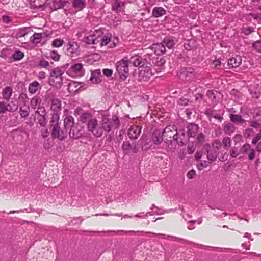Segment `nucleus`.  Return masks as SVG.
Segmentation results:
<instances>
[{
  "mask_svg": "<svg viewBox=\"0 0 261 261\" xmlns=\"http://www.w3.org/2000/svg\"><path fill=\"white\" fill-rule=\"evenodd\" d=\"M121 123L119 117L117 114H113L111 116L103 114L100 121L98 122L95 118L88 124L87 128L93 136L99 138L102 136L105 130L109 133L112 129L118 130Z\"/></svg>",
  "mask_w": 261,
  "mask_h": 261,
  "instance_id": "nucleus-1",
  "label": "nucleus"
},
{
  "mask_svg": "<svg viewBox=\"0 0 261 261\" xmlns=\"http://www.w3.org/2000/svg\"><path fill=\"white\" fill-rule=\"evenodd\" d=\"M64 127L65 129H69V136L72 139H78L84 135V127L79 123H75L72 116H67L65 118Z\"/></svg>",
  "mask_w": 261,
  "mask_h": 261,
  "instance_id": "nucleus-2",
  "label": "nucleus"
},
{
  "mask_svg": "<svg viewBox=\"0 0 261 261\" xmlns=\"http://www.w3.org/2000/svg\"><path fill=\"white\" fill-rule=\"evenodd\" d=\"M164 137L166 139H171L172 138L174 141L176 142V143L182 146L184 145L183 142V138L185 136V133H182L181 134H178L177 130L173 126H168L163 130Z\"/></svg>",
  "mask_w": 261,
  "mask_h": 261,
  "instance_id": "nucleus-3",
  "label": "nucleus"
},
{
  "mask_svg": "<svg viewBox=\"0 0 261 261\" xmlns=\"http://www.w3.org/2000/svg\"><path fill=\"white\" fill-rule=\"evenodd\" d=\"M64 73V70L62 67H56L52 69L50 72L48 82L50 85L61 86L62 84V75Z\"/></svg>",
  "mask_w": 261,
  "mask_h": 261,
  "instance_id": "nucleus-4",
  "label": "nucleus"
},
{
  "mask_svg": "<svg viewBox=\"0 0 261 261\" xmlns=\"http://www.w3.org/2000/svg\"><path fill=\"white\" fill-rule=\"evenodd\" d=\"M128 64L127 58H124L116 63V72L121 79L125 80L129 74Z\"/></svg>",
  "mask_w": 261,
  "mask_h": 261,
  "instance_id": "nucleus-5",
  "label": "nucleus"
},
{
  "mask_svg": "<svg viewBox=\"0 0 261 261\" xmlns=\"http://www.w3.org/2000/svg\"><path fill=\"white\" fill-rule=\"evenodd\" d=\"M178 76L182 80L191 82L198 79L199 74L193 68L187 67L181 68L178 73Z\"/></svg>",
  "mask_w": 261,
  "mask_h": 261,
  "instance_id": "nucleus-6",
  "label": "nucleus"
},
{
  "mask_svg": "<svg viewBox=\"0 0 261 261\" xmlns=\"http://www.w3.org/2000/svg\"><path fill=\"white\" fill-rule=\"evenodd\" d=\"M53 127L51 135L53 139H58L60 141L64 140L68 136L67 129H61L58 121L51 122Z\"/></svg>",
  "mask_w": 261,
  "mask_h": 261,
  "instance_id": "nucleus-7",
  "label": "nucleus"
},
{
  "mask_svg": "<svg viewBox=\"0 0 261 261\" xmlns=\"http://www.w3.org/2000/svg\"><path fill=\"white\" fill-rule=\"evenodd\" d=\"M102 32L101 31L97 30L92 33L85 35L82 39V41L87 44H96L100 42L101 39L100 36H101Z\"/></svg>",
  "mask_w": 261,
  "mask_h": 261,
  "instance_id": "nucleus-8",
  "label": "nucleus"
},
{
  "mask_svg": "<svg viewBox=\"0 0 261 261\" xmlns=\"http://www.w3.org/2000/svg\"><path fill=\"white\" fill-rule=\"evenodd\" d=\"M63 49L66 55L71 57H76L80 53L79 46L74 41H69L64 46Z\"/></svg>",
  "mask_w": 261,
  "mask_h": 261,
  "instance_id": "nucleus-9",
  "label": "nucleus"
},
{
  "mask_svg": "<svg viewBox=\"0 0 261 261\" xmlns=\"http://www.w3.org/2000/svg\"><path fill=\"white\" fill-rule=\"evenodd\" d=\"M50 108L54 111L52 115L51 122L58 121L59 119V112L61 110V103L60 100L58 99L54 98L51 100Z\"/></svg>",
  "mask_w": 261,
  "mask_h": 261,
  "instance_id": "nucleus-10",
  "label": "nucleus"
},
{
  "mask_svg": "<svg viewBox=\"0 0 261 261\" xmlns=\"http://www.w3.org/2000/svg\"><path fill=\"white\" fill-rule=\"evenodd\" d=\"M152 75V73L150 67L142 66L140 67L139 73V80L140 81H147Z\"/></svg>",
  "mask_w": 261,
  "mask_h": 261,
  "instance_id": "nucleus-11",
  "label": "nucleus"
},
{
  "mask_svg": "<svg viewBox=\"0 0 261 261\" xmlns=\"http://www.w3.org/2000/svg\"><path fill=\"white\" fill-rule=\"evenodd\" d=\"M67 73L73 76H81L84 74L83 65L81 63H75L71 65Z\"/></svg>",
  "mask_w": 261,
  "mask_h": 261,
  "instance_id": "nucleus-12",
  "label": "nucleus"
},
{
  "mask_svg": "<svg viewBox=\"0 0 261 261\" xmlns=\"http://www.w3.org/2000/svg\"><path fill=\"white\" fill-rule=\"evenodd\" d=\"M163 130L159 129H156L153 131L152 139L155 144L159 145L162 142L163 140Z\"/></svg>",
  "mask_w": 261,
  "mask_h": 261,
  "instance_id": "nucleus-13",
  "label": "nucleus"
},
{
  "mask_svg": "<svg viewBox=\"0 0 261 261\" xmlns=\"http://www.w3.org/2000/svg\"><path fill=\"white\" fill-rule=\"evenodd\" d=\"M141 131V128L137 125L132 126L128 130V135L132 139L138 138Z\"/></svg>",
  "mask_w": 261,
  "mask_h": 261,
  "instance_id": "nucleus-14",
  "label": "nucleus"
},
{
  "mask_svg": "<svg viewBox=\"0 0 261 261\" xmlns=\"http://www.w3.org/2000/svg\"><path fill=\"white\" fill-rule=\"evenodd\" d=\"M150 48L157 55H163L166 51L165 45L163 44V42L153 44Z\"/></svg>",
  "mask_w": 261,
  "mask_h": 261,
  "instance_id": "nucleus-15",
  "label": "nucleus"
},
{
  "mask_svg": "<svg viewBox=\"0 0 261 261\" xmlns=\"http://www.w3.org/2000/svg\"><path fill=\"white\" fill-rule=\"evenodd\" d=\"M126 4L125 1L115 0L112 4V9L117 12H123Z\"/></svg>",
  "mask_w": 261,
  "mask_h": 261,
  "instance_id": "nucleus-16",
  "label": "nucleus"
},
{
  "mask_svg": "<svg viewBox=\"0 0 261 261\" xmlns=\"http://www.w3.org/2000/svg\"><path fill=\"white\" fill-rule=\"evenodd\" d=\"M242 63V58L240 56L233 57L228 60V66L229 68H237Z\"/></svg>",
  "mask_w": 261,
  "mask_h": 261,
  "instance_id": "nucleus-17",
  "label": "nucleus"
},
{
  "mask_svg": "<svg viewBox=\"0 0 261 261\" xmlns=\"http://www.w3.org/2000/svg\"><path fill=\"white\" fill-rule=\"evenodd\" d=\"M164 144L167 151L174 152L176 150V145L171 139L166 138Z\"/></svg>",
  "mask_w": 261,
  "mask_h": 261,
  "instance_id": "nucleus-18",
  "label": "nucleus"
},
{
  "mask_svg": "<svg viewBox=\"0 0 261 261\" xmlns=\"http://www.w3.org/2000/svg\"><path fill=\"white\" fill-rule=\"evenodd\" d=\"M100 70H95L91 72L90 81L93 84H97L101 82Z\"/></svg>",
  "mask_w": 261,
  "mask_h": 261,
  "instance_id": "nucleus-19",
  "label": "nucleus"
},
{
  "mask_svg": "<svg viewBox=\"0 0 261 261\" xmlns=\"http://www.w3.org/2000/svg\"><path fill=\"white\" fill-rule=\"evenodd\" d=\"M86 6L85 0H72V7L77 11H82Z\"/></svg>",
  "mask_w": 261,
  "mask_h": 261,
  "instance_id": "nucleus-20",
  "label": "nucleus"
},
{
  "mask_svg": "<svg viewBox=\"0 0 261 261\" xmlns=\"http://www.w3.org/2000/svg\"><path fill=\"white\" fill-rule=\"evenodd\" d=\"M94 118H95L93 117L92 114L89 112L83 113L80 116V121L82 123H87V126L91 121Z\"/></svg>",
  "mask_w": 261,
  "mask_h": 261,
  "instance_id": "nucleus-21",
  "label": "nucleus"
},
{
  "mask_svg": "<svg viewBox=\"0 0 261 261\" xmlns=\"http://www.w3.org/2000/svg\"><path fill=\"white\" fill-rule=\"evenodd\" d=\"M13 93V89L10 86H7L3 89L2 95L3 98L5 100L8 101L10 100Z\"/></svg>",
  "mask_w": 261,
  "mask_h": 261,
  "instance_id": "nucleus-22",
  "label": "nucleus"
},
{
  "mask_svg": "<svg viewBox=\"0 0 261 261\" xmlns=\"http://www.w3.org/2000/svg\"><path fill=\"white\" fill-rule=\"evenodd\" d=\"M129 63L132 64L134 66H140L141 67V65L143 62V59L141 57L138 55H135L134 56H132L129 61Z\"/></svg>",
  "mask_w": 261,
  "mask_h": 261,
  "instance_id": "nucleus-23",
  "label": "nucleus"
},
{
  "mask_svg": "<svg viewBox=\"0 0 261 261\" xmlns=\"http://www.w3.org/2000/svg\"><path fill=\"white\" fill-rule=\"evenodd\" d=\"M166 63V60L164 58L158 59L154 64V67L157 72H160L164 69V65Z\"/></svg>",
  "mask_w": 261,
  "mask_h": 261,
  "instance_id": "nucleus-24",
  "label": "nucleus"
},
{
  "mask_svg": "<svg viewBox=\"0 0 261 261\" xmlns=\"http://www.w3.org/2000/svg\"><path fill=\"white\" fill-rule=\"evenodd\" d=\"M166 13V10L161 7H155L152 10V16L158 18L165 15Z\"/></svg>",
  "mask_w": 261,
  "mask_h": 261,
  "instance_id": "nucleus-25",
  "label": "nucleus"
},
{
  "mask_svg": "<svg viewBox=\"0 0 261 261\" xmlns=\"http://www.w3.org/2000/svg\"><path fill=\"white\" fill-rule=\"evenodd\" d=\"M207 159L210 163L215 161L219 155L218 152H216L214 150H213L210 147L207 149Z\"/></svg>",
  "mask_w": 261,
  "mask_h": 261,
  "instance_id": "nucleus-26",
  "label": "nucleus"
},
{
  "mask_svg": "<svg viewBox=\"0 0 261 261\" xmlns=\"http://www.w3.org/2000/svg\"><path fill=\"white\" fill-rule=\"evenodd\" d=\"M81 87L80 84L75 81H70L68 85V89L70 92H76Z\"/></svg>",
  "mask_w": 261,
  "mask_h": 261,
  "instance_id": "nucleus-27",
  "label": "nucleus"
},
{
  "mask_svg": "<svg viewBox=\"0 0 261 261\" xmlns=\"http://www.w3.org/2000/svg\"><path fill=\"white\" fill-rule=\"evenodd\" d=\"M229 117L231 121L236 124H242L245 122V120L239 115L231 114Z\"/></svg>",
  "mask_w": 261,
  "mask_h": 261,
  "instance_id": "nucleus-28",
  "label": "nucleus"
},
{
  "mask_svg": "<svg viewBox=\"0 0 261 261\" xmlns=\"http://www.w3.org/2000/svg\"><path fill=\"white\" fill-rule=\"evenodd\" d=\"M198 126L197 124H191L188 125V136L190 137H194L196 136L198 129Z\"/></svg>",
  "mask_w": 261,
  "mask_h": 261,
  "instance_id": "nucleus-29",
  "label": "nucleus"
},
{
  "mask_svg": "<svg viewBox=\"0 0 261 261\" xmlns=\"http://www.w3.org/2000/svg\"><path fill=\"white\" fill-rule=\"evenodd\" d=\"M235 126L233 124L225 122L223 124V130L224 133L228 135H231L234 132Z\"/></svg>",
  "mask_w": 261,
  "mask_h": 261,
  "instance_id": "nucleus-30",
  "label": "nucleus"
},
{
  "mask_svg": "<svg viewBox=\"0 0 261 261\" xmlns=\"http://www.w3.org/2000/svg\"><path fill=\"white\" fill-rule=\"evenodd\" d=\"M213 150H214L218 154L220 153L221 149L222 148V143L219 139H215L212 143V147H210Z\"/></svg>",
  "mask_w": 261,
  "mask_h": 261,
  "instance_id": "nucleus-31",
  "label": "nucleus"
},
{
  "mask_svg": "<svg viewBox=\"0 0 261 261\" xmlns=\"http://www.w3.org/2000/svg\"><path fill=\"white\" fill-rule=\"evenodd\" d=\"M41 87L39 83L37 81H34L31 83L29 86V91L32 93H35Z\"/></svg>",
  "mask_w": 261,
  "mask_h": 261,
  "instance_id": "nucleus-32",
  "label": "nucleus"
},
{
  "mask_svg": "<svg viewBox=\"0 0 261 261\" xmlns=\"http://www.w3.org/2000/svg\"><path fill=\"white\" fill-rule=\"evenodd\" d=\"M43 34L35 33L30 37V41L34 44H37L41 42L43 38Z\"/></svg>",
  "mask_w": 261,
  "mask_h": 261,
  "instance_id": "nucleus-33",
  "label": "nucleus"
},
{
  "mask_svg": "<svg viewBox=\"0 0 261 261\" xmlns=\"http://www.w3.org/2000/svg\"><path fill=\"white\" fill-rule=\"evenodd\" d=\"M7 110L10 112H15L18 109V104L16 101H12L10 103H6Z\"/></svg>",
  "mask_w": 261,
  "mask_h": 261,
  "instance_id": "nucleus-34",
  "label": "nucleus"
},
{
  "mask_svg": "<svg viewBox=\"0 0 261 261\" xmlns=\"http://www.w3.org/2000/svg\"><path fill=\"white\" fill-rule=\"evenodd\" d=\"M163 43L169 49L172 48L175 45V41L172 37L165 38L163 41Z\"/></svg>",
  "mask_w": 261,
  "mask_h": 261,
  "instance_id": "nucleus-35",
  "label": "nucleus"
},
{
  "mask_svg": "<svg viewBox=\"0 0 261 261\" xmlns=\"http://www.w3.org/2000/svg\"><path fill=\"white\" fill-rule=\"evenodd\" d=\"M100 38L101 39V40L100 41V45L102 46L105 45H108L109 43H110V42L111 41V36L109 34H107L104 35L102 38L101 37V36H100Z\"/></svg>",
  "mask_w": 261,
  "mask_h": 261,
  "instance_id": "nucleus-36",
  "label": "nucleus"
},
{
  "mask_svg": "<svg viewBox=\"0 0 261 261\" xmlns=\"http://www.w3.org/2000/svg\"><path fill=\"white\" fill-rule=\"evenodd\" d=\"M29 30L28 28H23L19 29L16 34L17 38H21L25 36L28 34V30Z\"/></svg>",
  "mask_w": 261,
  "mask_h": 261,
  "instance_id": "nucleus-37",
  "label": "nucleus"
},
{
  "mask_svg": "<svg viewBox=\"0 0 261 261\" xmlns=\"http://www.w3.org/2000/svg\"><path fill=\"white\" fill-rule=\"evenodd\" d=\"M131 144L129 141H124L122 144V150L125 154H128L130 152Z\"/></svg>",
  "mask_w": 261,
  "mask_h": 261,
  "instance_id": "nucleus-38",
  "label": "nucleus"
},
{
  "mask_svg": "<svg viewBox=\"0 0 261 261\" xmlns=\"http://www.w3.org/2000/svg\"><path fill=\"white\" fill-rule=\"evenodd\" d=\"M41 99L38 96H34L31 101V106L32 108L35 109L36 107L41 103Z\"/></svg>",
  "mask_w": 261,
  "mask_h": 261,
  "instance_id": "nucleus-39",
  "label": "nucleus"
},
{
  "mask_svg": "<svg viewBox=\"0 0 261 261\" xmlns=\"http://www.w3.org/2000/svg\"><path fill=\"white\" fill-rule=\"evenodd\" d=\"M29 113L30 109L29 107H25L24 108L21 107L20 108L19 113L22 117H27L29 115Z\"/></svg>",
  "mask_w": 261,
  "mask_h": 261,
  "instance_id": "nucleus-40",
  "label": "nucleus"
},
{
  "mask_svg": "<svg viewBox=\"0 0 261 261\" xmlns=\"http://www.w3.org/2000/svg\"><path fill=\"white\" fill-rule=\"evenodd\" d=\"M15 61H19L22 59L24 57V53L20 51H16L12 56Z\"/></svg>",
  "mask_w": 261,
  "mask_h": 261,
  "instance_id": "nucleus-41",
  "label": "nucleus"
},
{
  "mask_svg": "<svg viewBox=\"0 0 261 261\" xmlns=\"http://www.w3.org/2000/svg\"><path fill=\"white\" fill-rule=\"evenodd\" d=\"M222 144L224 148H228L231 145V140L228 137H225L222 140Z\"/></svg>",
  "mask_w": 261,
  "mask_h": 261,
  "instance_id": "nucleus-42",
  "label": "nucleus"
},
{
  "mask_svg": "<svg viewBox=\"0 0 261 261\" xmlns=\"http://www.w3.org/2000/svg\"><path fill=\"white\" fill-rule=\"evenodd\" d=\"M64 41L61 39H56L52 42V46L55 47H60L63 45Z\"/></svg>",
  "mask_w": 261,
  "mask_h": 261,
  "instance_id": "nucleus-43",
  "label": "nucleus"
},
{
  "mask_svg": "<svg viewBox=\"0 0 261 261\" xmlns=\"http://www.w3.org/2000/svg\"><path fill=\"white\" fill-rule=\"evenodd\" d=\"M239 154L240 152L237 147H232L230 150V155L231 158H236Z\"/></svg>",
  "mask_w": 261,
  "mask_h": 261,
  "instance_id": "nucleus-44",
  "label": "nucleus"
},
{
  "mask_svg": "<svg viewBox=\"0 0 261 261\" xmlns=\"http://www.w3.org/2000/svg\"><path fill=\"white\" fill-rule=\"evenodd\" d=\"M252 46L257 51L261 53V40L255 41L253 44Z\"/></svg>",
  "mask_w": 261,
  "mask_h": 261,
  "instance_id": "nucleus-45",
  "label": "nucleus"
},
{
  "mask_svg": "<svg viewBox=\"0 0 261 261\" xmlns=\"http://www.w3.org/2000/svg\"><path fill=\"white\" fill-rule=\"evenodd\" d=\"M39 116H46V111L45 108L43 107H39L36 112Z\"/></svg>",
  "mask_w": 261,
  "mask_h": 261,
  "instance_id": "nucleus-46",
  "label": "nucleus"
},
{
  "mask_svg": "<svg viewBox=\"0 0 261 261\" xmlns=\"http://www.w3.org/2000/svg\"><path fill=\"white\" fill-rule=\"evenodd\" d=\"M38 119V122L41 126H45L47 124L46 116H40Z\"/></svg>",
  "mask_w": 261,
  "mask_h": 261,
  "instance_id": "nucleus-47",
  "label": "nucleus"
},
{
  "mask_svg": "<svg viewBox=\"0 0 261 261\" xmlns=\"http://www.w3.org/2000/svg\"><path fill=\"white\" fill-rule=\"evenodd\" d=\"M118 43V39L117 38H113L111 39L110 43H109L108 46L109 48H114Z\"/></svg>",
  "mask_w": 261,
  "mask_h": 261,
  "instance_id": "nucleus-48",
  "label": "nucleus"
},
{
  "mask_svg": "<svg viewBox=\"0 0 261 261\" xmlns=\"http://www.w3.org/2000/svg\"><path fill=\"white\" fill-rule=\"evenodd\" d=\"M7 112L6 102L4 101H0V114H4Z\"/></svg>",
  "mask_w": 261,
  "mask_h": 261,
  "instance_id": "nucleus-49",
  "label": "nucleus"
},
{
  "mask_svg": "<svg viewBox=\"0 0 261 261\" xmlns=\"http://www.w3.org/2000/svg\"><path fill=\"white\" fill-rule=\"evenodd\" d=\"M39 65L43 68H47L49 66V62L44 58H41L39 62Z\"/></svg>",
  "mask_w": 261,
  "mask_h": 261,
  "instance_id": "nucleus-50",
  "label": "nucleus"
},
{
  "mask_svg": "<svg viewBox=\"0 0 261 261\" xmlns=\"http://www.w3.org/2000/svg\"><path fill=\"white\" fill-rule=\"evenodd\" d=\"M52 146V144L51 141L49 140V139H47L45 140L43 144V148L45 149H48L50 148Z\"/></svg>",
  "mask_w": 261,
  "mask_h": 261,
  "instance_id": "nucleus-51",
  "label": "nucleus"
},
{
  "mask_svg": "<svg viewBox=\"0 0 261 261\" xmlns=\"http://www.w3.org/2000/svg\"><path fill=\"white\" fill-rule=\"evenodd\" d=\"M221 155L219 157V160L222 162H224L227 160L228 155L226 152H221Z\"/></svg>",
  "mask_w": 261,
  "mask_h": 261,
  "instance_id": "nucleus-52",
  "label": "nucleus"
},
{
  "mask_svg": "<svg viewBox=\"0 0 261 261\" xmlns=\"http://www.w3.org/2000/svg\"><path fill=\"white\" fill-rule=\"evenodd\" d=\"M113 73V70L110 69H103V74L107 77H110Z\"/></svg>",
  "mask_w": 261,
  "mask_h": 261,
  "instance_id": "nucleus-53",
  "label": "nucleus"
},
{
  "mask_svg": "<svg viewBox=\"0 0 261 261\" xmlns=\"http://www.w3.org/2000/svg\"><path fill=\"white\" fill-rule=\"evenodd\" d=\"M242 153H246L248 151L251 150V145L249 144H245L242 147Z\"/></svg>",
  "mask_w": 261,
  "mask_h": 261,
  "instance_id": "nucleus-54",
  "label": "nucleus"
},
{
  "mask_svg": "<svg viewBox=\"0 0 261 261\" xmlns=\"http://www.w3.org/2000/svg\"><path fill=\"white\" fill-rule=\"evenodd\" d=\"M2 21L4 23L8 24L12 21V19L7 15H3L2 18Z\"/></svg>",
  "mask_w": 261,
  "mask_h": 261,
  "instance_id": "nucleus-55",
  "label": "nucleus"
},
{
  "mask_svg": "<svg viewBox=\"0 0 261 261\" xmlns=\"http://www.w3.org/2000/svg\"><path fill=\"white\" fill-rule=\"evenodd\" d=\"M206 95L211 99H214L216 98L215 92L213 90H207L206 92Z\"/></svg>",
  "mask_w": 261,
  "mask_h": 261,
  "instance_id": "nucleus-56",
  "label": "nucleus"
},
{
  "mask_svg": "<svg viewBox=\"0 0 261 261\" xmlns=\"http://www.w3.org/2000/svg\"><path fill=\"white\" fill-rule=\"evenodd\" d=\"M51 58L54 61H58L60 58V55L57 54V53L55 51H53L51 52L50 54Z\"/></svg>",
  "mask_w": 261,
  "mask_h": 261,
  "instance_id": "nucleus-57",
  "label": "nucleus"
},
{
  "mask_svg": "<svg viewBox=\"0 0 261 261\" xmlns=\"http://www.w3.org/2000/svg\"><path fill=\"white\" fill-rule=\"evenodd\" d=\"M189 100L186 98H180L178 101V104L181 106H187L188 105Z\"/></svg>",
  "mask_w": 261,
  "mask_h": 261,
  "instance_id": "nucleus-58",
  "label": "nucleus"
},
{
  "mask_svg": "<svg viewBox=\"0 0 261 261\" xmlns=\"http://www.w3.org/2000/svg\"><path fill=\"white\" fill-rule=\"evenodd\" d=\"M196 148L193 145H189L187 147V152L189 154H192L195 150Z\"/></svg>",
  "mask_w": 261,
  "mask_h": 261,
  "instance_id": "nucleus-59",
  "label": "nucleus"
},
{
  "mask_svg": "<svg viewBox=\"0 0 261 261\" xmlns=\"http://www.w3.org/2000/svg\"><path fill=\"white\" fill-rule=\"evenodd\" d=\"M253 31V29L252 27H248L247 28H244L243 33L246 35L250 34Z\"/></svg>",
  "mask_w": 261,
  "mask_h": 261,
  "instance_id": "nucleus-60",
  "label": "nucleus"
},
{
  "mask_svg": "<svg viewBox=\"0 0 261 261\" xmlns=\"http://www.w3.org/2000/svg\"><path fill=\"white\" fill-rule=\"evenodd\" d=\"M195 174V171L194 170H191L188 172L187 176L189 179H192L193 178Z\"/></svg>",
  "mask_w": 261,
  "mask_h": 261,
  "instance_id": "nucleus-61",
  "label": "nucleus"
},
{
  "mask_svg": "<svg viewBox=\"0 0 261 261\" xmlns=\"http://www.w3.org/2000/svg\"><path fill=\"white\" fill-rule=\"evenodd\" d=\"M31 1H33L34 5L36 7H41L43 5V2H42L41 0H31Z\"/></svg>",
  "mask_w": 261,
  "mask_h": 261,
  "instance_id": "nucleus-62",
  "label": "nucleus"
},
{
  "mask_svg": "<svg viewBox=\"0 0 261 261\" xmlns=\"http://www.w3.org/2000/svg\"><path fill=\"white\" fill-rule=\"evenodd\" d=\"M250 125L253 128H257L260 126V124L257 121H252L250 122Z\"/></svg>",
  "mask_w": 261,
  "mask_h": 261,
  "instance_id": "nucleus-63",
  "label": "nucleus"
},
{
  "mask_svg": "<svg viewBox=\"0 0 261 261\" xmlns=\"http://www.w3.org/2000/svg\"><path fill=\"white\" fill-rule=\"evenodd\" d=\"M260 140H261V136L258 133L256 137L252 140V143L256 144Z\"/></svg>",
  "mask_w": 261,
  "mask_h": 261,
  "instance_id": "nucleus-64",
  "label": "nucleus"
}]
</instances>
